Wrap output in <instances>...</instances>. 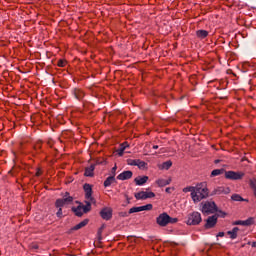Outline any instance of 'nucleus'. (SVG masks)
<instances>
[{"instance_id": "ea45409f", "label": "nucleus", "mask_w": 256, "mask_h": 256, "mask_svg": "<svg viewBox=\"0 0 256 256\" xmlns=\"http://www.w3.org/2000/svg\"><path fill=\"white\" fill-rule=\"evenodd\" d=\"M153 149H159V146L158 145H154Z\"/></svg>"}, {"instance_id": "f3484780", "label": "nucleus", "mask_w": 256, "mask_h": 256, "mask_svg": "<svg viewBox=\"0 0 256 256\" xmlns=\"http://www.w3.org/2000/svg\"><path fill=\"white\" fill-rule=\"evenodd\" d=\"M89 223L88 219L83 220L82 222L78 223L72 228V231H79V229H83V227H86Z\"/></svg>"}, {"instance_id": "412c9836", "label": "nucleus", "mask_w": 256, "mask_h": 256, "mask_svg": "<svg viewBox=\"0 0 256 256\" xmlns=\"http://www.w3.org/2000/svg\"><path fill=\"white\" fill-rule=\"evenodd\" d=\"M115 183V176H109L105 181H104V187H111Z\"/></svg>"}, {"instance_id": "20e7f679", "label": "nucleus", "mask_w": 256, "mask_h": 256, "mask_svg": "<svg viewBox=\"0 0 256 256\" xmlns=\"http://www.w3.org/2000/svg\"><path fill=\"white\" fill-rule=\"evenodd\" d=\"M83 189L85 192V203H89L90 205L95 204V198L93 197V187L91 184H84Z\"/></svg>"}, {"instance_id": "393cba45", "label": "nucleus", "mask_w": 256, "mask_h": 256, "mask_svg": "<svg viewBox=\"0 0 256 256\" xmlns=\"http://www.w3.org/2000/svg\"><path fill=\"white\" fill-rule=\"evenodd\" d=\"M136 167H138L140 169H147V163L143 160L138 159Z\"/></svg>"}, {"instance_id": "6e6552de", "label": "nucleus", "mask_w": 256, "mask_h": 256, "mask_svg": "<svg viewBox=\"0 0 256 256\" xmlns=\"http://www.w3.org/2000/svg\"><path fill=\"white\" fill-rule=\"evenodd\" d=\"M86 205H80L77 208H73V211L77 217H82L84 213H89L91 211V204L85 202Z\"/></svg>"}, {"instance_id": "6ab92c4d", "label": "nucleus", "mask_w": 256, "mask_h": 256, "mask_svg": "<svg viewBox=\"0 0 256 256\" xmlns=\"http://www.w3.org/2000/svg\"><path fill=\"white\" fill-rule=\"evenodd\" d=\"M172 165H173V162H171V160H168V161L158 165V167L161 170L165 169L166 171H169V169H171Z\"/></svg>"}, {"instance_id": "58836bf2", "label": "nucleus", "mask_w": 256, "mask_h": 256, "mask_svg": "<svg viewBox=\"0 0 256 256\" xmlns=\"http://www.w3.org/2000/svg\"><path fill=\"white\" fill-rule=\"evenodd\" d=\"M122 217H127V213H121L120 214Z\"/></svg>"}, {"instance_id": "dca6fc26", "label": "nucleus", "mask_w": 256, "mask_h": 256, "mask_svg": "<svg viewBox=\"0 0 256 256\" xmlns=\"http://www.w3.org/2000/svg\"><path fill=\"white\" fill-rule=\"evenodd\" d=\"M127 147H129L127 142L120 144L119 148L116 150V153L119 155V157H123V153H125Z\"/></svg>"}, {"instance_id": "4be33fe9", "label": "nucleus", "mask_w": 256, "mask_h": 256, "mask_svg": "<svg viewBox=\"0 0 256 256\" xmlns=\"http://www.w3.org/2000/svg\"><path fill=\"white\" fill-rule=\"evenodd\" d=\"M196 35L199 39H205L209 35V32H207L206 30H198L196 32Z\"/></svg>"}, {"instance_id": "f257e3e1", "label": "nucleus", "mask_w": 256, "mask_h": 256, "mask_svg": "<svg viewBox=\"0 0 256 256\" xmlns=\"http://www.w3.org/2000/svg\"><path fill=\"white\" fill-rule=\"evenodd\" d=\"M193 203H201L203 199L209 197V188H207V183L201 182L194 186V192L190 194Z\"/></svg>"}, {"instance_id": "aec40b11", "label": "nucleus", "mask_w": 256, "mask_h": 256, "mask_svg": "<svg viewBox=\"0 0 256 256\" xmlns=\"http://www.w3.org/2000/svg\"><path fill=\"white\" fill-rule=\"evenodd\" d=\"M95 171V165H90L88 168L85 169L84 175L86 177H93V173Z\"/></svg>"}, {"instance_id": "9b49d317", "label": "nucleus", "mask_w": 256, "mask_h": 256, "mask_svg": "<svg viewBox=\"0 0 256 256\" xmlns=\"http://www.w3.org/2000/svg\"><path fill=\"white\" fill-rule=\"evenodd\" d=\"M100 217H102V219H104L105 221H109V219H111V217H113V209L111 208H103L100 211Z\"/></svg>"}, {"instance_id": "4468645a", "label": "nucleus", "mask_w": 256, "mask_h": 256, "mask_svg": "<svg viewBox=\"0 0 256 256\" xmlns=\"http://www.w3.org/2000/svg\"><path fill=\"white\" fill-rule=\"evenodd\" d=\"M131 177H133V172L128 170L120 173L117 179H119V181H127V179H131Z\"/></svg>"}, {"instance_id": "72a5a7b5", "label": "nucleus", "mask_w": 256, "mask_h": 256, "mask_svg": "<svg viewBox=\"0 0 256 256\" xmlns=\"http://www.w3.org/2000/svg\"><path fill=\"white\" fill-rule=\"evenodd\" d=\"M34 149L37 151V149H41V142H38L35 146Z\"/></svg>"}, {"instance_id": "0eeeda50", "label": "nucleus", "mask_w": 256, "mask_h": 256, "mask_svg": "<svg viewBox=\"0 0 256 256\" xmlns=\"http://www.w3.org/2000/svg\"><path fill=\"white\" fill-rule=\"evenodd\" d=\"M73 203V197L69 195V192H66L62 199L56 200V207H65V205H71Z\"/></svg>"}, {"instance_id": "c756f323", "label": "nucleus", "mask_w": 256, "mask_h": 256, "mask_svg": "<svg viewBox=\"0 0 256 256\" xmlns=\"http://www.w3.org/2000/svg\"><path fill=\"white\" fill-rule=\"evenodd\" d=\"M216 213H217V215H216L217 218H218V217L225 218L226 215H227L225 212H223V211H221V210H217Z\"/></svg>"}, {"instance_id": "a19ab883", "label": "nucleus", "mask_w": 256, "mask_h": 256, "mask_svg": "<svg viewBox=\"0 0 256 256\" xmlns=\"http://www.w3.org/2000/svg\"><path fill=\"white\" fill-rule=\"evenodd\" d=\"M252 247H256V242H252Z\"/></svg>"}, {"instance_id": "7c9ffc66", "label": "nucleus", "mask_w": 256, "mask_h": 256, "mask_svg": "<svg viewBox=\"0 0 256 256\" xmlns=\"http://www.w3.org/2000/svg\"><path fill=\"white\" fill-rule=\"evenodd\" d=\"M58 67H65L67 65V61L65 60H58Z\"/></svg>"}, {"instance_id": "cd10ccee", "label": "nucleus", "mask_w": 256, "mask_h": 256, "mask_svg": "<svg viewBox=\"0 0 256 256\" xmlns=\"http://www.w3.org/2000/svg\"><path fill=\"white\" fill-rule=\"evenodd\" d=\"M138 161H139V159H128L127 163H128V165L137 167Z\"/></svg>"}, {"instance_id": "9d476101", "label": "nucleus", "mask_w": 256, "mask_h": 256, "mask_svg": "<svg viewBox=\"0 0 256 256\" xmlns=\"http://www.w3.org/2000/svg\"><path fill=\"white\" fill-rule=\"evenodd\" d=\"M153 197H155V193L153 192L141 191L135 194V198L138 200L153 199Z\"/></svg>"}, {"instance_id": "39448f33", "label": "nucleus", "mask_w": 256, "mask_h": 256, "mask_svg": "<svg viewBox=\"0 0 256 256\" xmlns=\"http://www.w3.org/2000/svg\"><path fill=\"white\" fill-rule=\"evenodd\" d=\"M202 218H201V213L199 212H192L190 214H188V218H187V225H199V223H201Z\"/></svg>"}, {"instance_id": "c85d7f7f", "label": "nucleus", "mask_w": 256, "mask_h": 256, "mask_svg": "<svg viewBox=\"0 0 256 256\" xmlns=\"http://www.w3.org/2000/svg\"><path fill=\"white\" fill-rule=\"evenodd\" d=\"M233 201H243V198L239 194L232 195Z\"/></svg>"}, {"instance_id": "423d86ee", "label": "nucleus", "mask_w": 256, "mask_h": 256, "mask_svg": "<svg viewBox=\"0 0 256 256\" xmlns=\"http://www.w3.org/2000/svg\"><path fill=\"white\" fill-rule=\"evenodd\" d=\"M245 177V172H235V171H226L225 178L230 179L231 181H241Z\"/></svg>"}, {"instance_id": "bb28decb", "label": "nucleus", "mask_w": 256, "mask_h": 256, "mask_svg": "<svg viewBox=\"0 0 256 256\" xmlns=\"http://www.w3.org/2000/svg\"><path fill=\"white\" fill-rule=\"evenodd\" d=\"M183 193H194L195 191V186H187L183 188Z\"/></svg>"}, {"instance_id": "2f4dec72", "label": "nucleus", "mask_w": 256, "mask_h": 256, "mask_svg": "<svg viewBox=\"0 0 256 256\" xmlns=\"http://www.w3.org/2000/svg\"><path fill=\"white\" fill-rule=\"evenodd\" d=\"M57 217H61V215H63V209H61V207H59L58 212L56 213Z\"/></svg>"}, {"instance_id": "f8f14e48", "label": "nucleus", "mask_w": 256, "mask_h": 256, "mask_svg": "<svg viewBox=\"0 0 256 256\" xmlns=\"http://www.w3.org/2000/svg\"><path fill=\"white\" fill-rule=\"evenodd\" d=\"M217 225V215L209 216L206 220L205 229H213Z\"/></svg>"}, {"instance_id": "473e14b6", "label": "nucleus", "mask_w": 256, "mask_h": 256, "mask_svg": "<svg viewBox=\"0 0 256 256\" xmlns=\"http://www.w3.org/2000/svg\"><path fill=\"white\" fill-rule=\"evenodd\" d=\"M219 192H220V193H229V188H226V190L223 189V188H220V189H219Z\"/></svg>"}, {"instance_id": "b1692460", "label": "nucleus", "mask_w": 256, "mask_h": 256, "mask_svg": "<svg viewBox=\"0 0 256 256\" xmlns=\"http://www.w3.org/2000/svg\"><path fill=\"white\" fill-rule=\"evenodd\" d=\"M223 169H215L211 172V177H217L219 175H223Z\"/></svg>"}, {"instance_id": "4c0bfd02", "label": "nucleus", "mask_w": 256, "mask_h": 256, "mask_svg": "<svg viewBox=\"0 0 256 256\" xmlns=\"http://www.w3.org/2000/svg\"><path fill=\"white\" fill-rule=\"evenodd\" d=\"M165 191H166V193H171V188L168 187V188H166Z\"/></svg>"}, {"instance_id": "2eb2a0df", "label": "nucleus", "mask_w": 256, "mask_h": 256, "mask_svg": "<svg viewBox=\"0 0 256 256\" xmlns=\"http://www.w3.org/2000/svg\"><path fill=\"white\" fill-rule=\"evenodd\" d=\"M156 185H158V187H166V185H171V178H168V179L160 178L156 180Z\"/></svg>"}, {"instance_id": "a211bd4d", "label": "nucleus", "mask_w": 256, "mask_h": 256, "mask_svg": "<svg viewBox=\"0 0 256 256\" xmlns=\"http://www.w3.org/2000/svg\"><path fill=\"white\" fill-rule=\"evenodd\" d=\"M136 185H145V183H147V181H149V177L148 176H143V177H137L134 179Z\"/></svg>"}, {"instance_id": "a878e982", "label": "nucleus", "mask_w": 256, "mask_h": 256, "mask_svg": "<svg viewBox=\"0 0 256 256\" xmlns=\"http://www.w3.org/2000/svg\"><path fill=\"white\" fill-rule=\"evenodd\" d=\"M74 94H75L76 99H83V97L85 96V94L81 90H75Z\"/></svg>"}, {"instance_id": "ddd939ff", "label": "nucleus", "mask_w": 256, "mask_h": 256, "mask_svg": "<svg viewBox=\"0 0 256 256\" xmlns=\"http://www.w3.org/2000/svg\"><path fill=\"white\" fill-rule=\"evenodd\" d=\"M255 223V218L250 217L247 220H238L233 222V225H242L244 227H249L250 225H253Z\"/></svg>"}, {"instance_id": "1a4fd4ad", "label": "nucleus", "mask_w": 256, "mask_h": 256, "mask_svg": "<svg viewBox=\"0 0 256 256\" xmlns=\"http://www.w3.org/2000/svg\"><path fill=\"white\" fill-rule=\"evenodd\" d=\"M153 209V204H147L144 206L132 207L129 209V214L141 213V211H151Z\"/></svg>"}, {"instance_id": "f704fd0d", "label": "nucleus", "mask_w": 256, "mask_h": 256, "mask_svg": "<svg viewBox=\"0 0 256 256\" xmlns=\"http://www.w3.org/2000/svg\"><path fill=\"white\" fill-rule=\"evenodd\" d=\"M217 237H225V232H219V233L217 234Z\"/></svg>"}, {"instance_id": "5701e85b", "label": "nucleus", "mask_w": 256, "mask_h": 256, "mask_svg": "<svg viewBox=\"0 0 256 256\" xmlns=\"http://www.w3.org/2000/svg\"><path fill=\"white\" fill-rule=\"evenodd\" d=\"M239 232L238 227H234L232 231H228V235H230V239H237V233Z\"/></svg>"}, {"instance_id": "7ed1b4c3", "label": "nucleus", "mask_w": 256, "mask_h": 256, "mask_svg": "<svg viewBox=\"0 0 256 256\" xmlns=\"http://www.w3.org/2000/svg\"><path fill=\"white\" fill-rule=\"evenodd\" d=\"M217 211V204L213 201H206L202 203V213L206 215H211L213 213H216Z\"/></svg>"}, {"instance_id": "f03ea898", "label": "nucleus", "mask_w": 256, "mask_h": 256, "mask_svg": "<svg viewBox=\"0 0 256 256\" xmlns=\"http://www.w3.org/2000/svg\"><path fill=\"white\" fill-rule=\"evenodd\" d=\"M177 221H179V219L177 218H171V216H169V214L167 213H162L160 214L157 218H156V223L160 226V227H167L169 225V223L173 224V223H177Z\"/></svg>"}, {"instance_id": "c9c22d12", "label": "nucleus", "mask_w": 256, "mask_h": 256, "mask_svg": "<svg viewBox=\"0 0 256 256\" xmlns=\"http://www.w3.org/2000/svg\"><path fill=\"white\" fill-rule=\"evenodd\" d=\"M40 175H41V171L38 169L36 172V177H40Z\"/></svg>"}, {"instance_id": "e433bc0d", "label": "nucleus", "mask_w": 256, "mask_h": 256, "mask_svg": "<svg viewBox=\"0 0 256 256\" xmlns=\"http://www.w3.org/2000/svg\"><path fill=\"white\" fill-rule=\"evenodd\" d=\"M117 171V166H114L113 168H112V173H115Z\"/></svg>"}]
</instances>
